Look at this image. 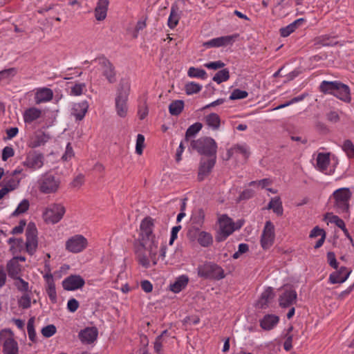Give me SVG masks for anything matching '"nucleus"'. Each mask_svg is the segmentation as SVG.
Listing matches in <instances>:
<instances>
[{
	"mask_svg": "<svg viewBox=\"0 0 354 354\" xmlns=\"http://www.w3.org/2000/svg\"><path fill=\"white\" fill-rule=\"evenodd\" d=\"M85 284L84 279L77 274H71L62 281V287L68 291H74L82 288Z\"/></svg>",
	"mask_w": 354,
	"mask_h": 354,
	"instance_id": "2eb2a0df",
	"label": "nucleus"
},
{
	"mask_svg": "<svg viewBox=\"0 0 354 354\" xmlns=\"http://www.w3.org/2000/svg\"><path fill=\"white\" fill-rule=\"evenodd\" d=\"M19 305L23 308H28L31 306V300L28 295H23L19 300Z\"/></svg>",
	"mask_w": 354,
	"mask_h": 354,
	"instance_id": "0e129e2a",
	"label": "nucleus"
},
{
	"mask_svg": "<svg viewBox=\"0 0 354 354\" xmlns=\"http://www.w3.org/2000/svg\"><path fill=\"white\" fill-rule=\"evenodd\" d=\"M191 147L202 155L207 157H216L217 144L210 137H204L192 140Z\"/></svg>",
	"mask_w": 354,
	"mask_h": 354,
	"instance_id": "20e7f679",
	"label": "nucleus"
},
{
	"mask_svg": "<svg viewBox=\"0 0 354 354\" xmlns=\"http://www.w3.org/2000/svg\"><path fill=\"white\" fill-rule=\"evenodd\" d=\"M30 203L28 200L24 199L21 201V203L18 205L16 209L12 213V215L14 216H19L25 213L29 208Z\"/></svg>",
	"mask_w": 354,
	"mask_h": 354,
	"instance_id": "09e8293b",
	"label": "nucleus"
},
{
	"mask_svg": "<svg viewBox=\"0 0 354 354\" xmlns=\"http://www.w3.org/2000/svg\"><path fill=\"white\" fill-rule=\"evenodd\" d=\"M15 154L14 149L12 147L6 146L2 151V160L6 161L8 158L12 157Z\"/></svg>",
	"mask_w": 354,
	"mask_h": 354,
	"instance_id": "bf43d9fd",
	"label": "nucleus"
},
{
	"mask_svg": "<svg viewBox=\"0 0 354 354\" xmlns=\"http://www.w3.org/2000/svg\"><path fill=\"white\" fill-rule=\"evenodd\" d=\"M230 78V72L228 69L224 68L217 72L213 77V80L217 84H221L228 80Z\"/></svg>",
	"mask_w": 354,
	"mask_h": 354,
	"instance_id": "49530a36",
	"label": "nucleus"
},
{
	"mask_svg": "<svg viewBox=\"0 0 354 354\" xmlns=\"http://www.w3.org/2000/svg\"><path fill=\"white\" fill-rule=\"evenodd\" d=\"M145 147V136L142 134H138L136 139V152L138 155H141Z\"/></svg>",
	"mask_w": 354,
	"mask_h": 354,
	"instance_id": "6e6d98bb",
	"label": "nucleus"
},
{
	"mask_svg": "<svg viewBox=\"0 0 354 354\" xmlns=\"http://www.w3.org/2000/svg\"><path fill=\"white\" fill-rule=\"evenodd\" d=\"M189 278L187 275H180L170 284V290L175 293H178L187 286Z\"/></svg>",
	"mask_w": 354,
	"mask_h": 354,
	"instance_id": "cd10ccee",
	"label": "nucleus"
},
{
	"mask_svg": "<svg viewBox=\"0 0 354 354\" xmlns=\"http://www.w3.org/2000/svg\"><path fill=\"white\" fill-rule=\"evenodd\" d=\"M305 19L304 18L298 19L294 21L292 23L286 26V27L281 28L280 29V34L282 37H286L289 36L291 33H292L299 26L305 22Z\"/></svg>",
	"mask_w": 354,
	"mask_h": 354,
	"instance_id": "2f4dec72",
	"label": "nucleus"
},
{
	"mask_svg": "<svg viewBox=\"0 0 354 354\" xmlns=\"http://www.w3.org/2000/svg\"><path fill=\"white\" fill-rule=\"evenodd\" d=\"M66 213L65 207L61 203H53L45 208L43 219L47 223L55 224L60 221Z\"/></svg>",
	"mask_w": 354,
	"mask_h": 354,
	"instance_id": "423d86ee",
	"label": "nucleus"
},
{
	"mask_svg": "<svg viewBox=\"0 0 354 354\" xmlns=\"http://www.w3.org/2000/svg\"><path fill=\"white\" fill-rule=\"evenodd\" d=\"M198 275L205 279L219 280L225 277L223 270L216 264L205 263L197 268Z\"/></svg>",
	"mask_w": 354,
	"mask_h": 354,
	"instance_id": "0eeeda50",
	"label": "nucleus"
},
{
	"mask_svg": "<svg viewBox=\"0 0 354 354\" xmlns=\"http://www.w3.org/2000/svg\"><path fill=\"white\" fill-rule=\"evenodd\" d=\"M327 261L328 264L333 268L337 269L338 267V263L337 261L335 254L333 252H328L327 253Z\"/></svg>",
	"mask_w": 354,
	"mask_h": 354,
	"instance_id": "69168bd1",
	"label": "nucleus"
},
{
	"mask_svg": "<svg viewBox=\"0 0 354 354\" xmlns=\"http://www.w3.org/2000/svg\"><path fill=\"white\" fill-rule=\"evenodd\" d=\"M79 308V302L77 299L72 298L68 301L67 309L71 313L75 312Z\"/></svg>",
	"mask_w": 354,
	"mask_h": 354,
	"instance_id": "338daca9",
	"label": "nucleus"
},
{
	"mask_svg": "<svg viewBox=\"0 0 354 354\" xmlns=\"http://www.w3.org/2000/svg\"><path fill=\"white\" fill-rule=\"evenodd\" d=\"M323 236H326V233L323 229L320 228L318 226L315 227L311 230L309 235L310 238L311 239L317 238L318 236L322 237Z\"/></svg>",
	"mask_w": 354,
	"mask_h": 354,
	"instance_id": "052dcab7",
	"label": "nucleus"
},
{
	"mask_svg": "<svg viewBox=\"0 0 354 354\" xmlns=\"http://www.w3.org/2000/svg\"><path fill=\"white\" fill-rule=\"evenodd\" d=\"M248 250V245L245 243L239 245L238 251L233 254V258L236 259L239 258L241 254L245 253Z\"/></svg>",
	"mask_w": 354,
	"mask_h": 354,
	"instance_id": "774afa93",
	"label": "nucleus"
},
{
	"mask_svg": "<svg viewBox=\"0 0 354 354\" xmlns=\"http://www.w3.org/2000/svg\"><path fill=\"white\" fill-rule=\"evenodd\" d=\"M56 326L53 324H49L42 328L41 330V335L46 338H48L53 336L56 333Z\"/></svg>",
	"mask_w": 354,
	"mask_h": 354,
	"instance_id": "5fc2aeb1",
	"label": "nucleus"
},
{
	"mask_svg": "<svg viewBox=\"0 0 354 354\" xmlns=\"http://www.w3.org/2000/svg\"><path fill=\"white\" fill-rule=\"evenodd\" d=\"M167 331L164 330L161 335L156 337L154 342L155 351L158 354L162 353V346L166 343V336Z\"/></svg>",
	"mask_w": 354,
	"mask_h": 354,
	"instance_id": "a19ab883",
	"label": "nucleus"
},
{
	"mask_svg": "<svg viewBox=\"0 0 354 354\" xmlns=\"http://www.w3.org/2000/svg\"><path fill=\"white\" fill-rule=\"evenodd\" d=\"M205 122L212 130H218L221 124V119L218 114L212 113L205 117Z\"/></svg>",
	"mask_w": 354,
	"mask_h": 354,
	"instance_id": "f704fd0d",
	"label": "nucleus"
},
{
	"mask_svg": "<svg viewBox=\"0 0 354 354\" xmlns=\"http://www.w3.org/2000/svg\"><path fill=\"white\" fill-rule=\"evenodd\" d=\"M237 37V35L222 36L212 39L203 44L205 48H218L232 45Z\"/></svg>",
	"mask_w": 354,
	"mask_h": 354,
	"instance_id": "f3484780",
	"label": "nucleus"
},
{
	"mask_svg": "<svg viewBox=\"0 0 354 354\" xmlns=\"http://www.w3.org/2000/svg\"><path fill=\"white\" fill-rule=\"evenodd\" d=\"M75 153L70 143H68L66 147V151L62 156V160L65 161L70 160L73 157H74Z\"/></svg>",
	"mask_w": 354,
	"mask_h": 354,
	"instance_id": "13d9d810",
	"label": "nucleus"
},
{
	"mask_svg": "<svg viewBox=\"0 0 354 354\" xmlns=\"http://www.w3.org/2000/svg\"><path fill=\"white\" fill-rule=\"evenodd\" d=\"M86 84L84 82H76L71 87L70 95L80 96L86 92Z\"/></svg>",
	"mask_w": 354,
	"mask_h": 354,
	"instance_id": "79ce46f5",
	"label": "nucleus"
},
{
	"mask_svg": "<svg viewBox=\"0 0 354 354\" xmlns=\"http://www.w3.org/2000/svg\"><path fill=\"white\" fill-rule=\"evenodd\" d=\"M351 270L346 267H341L338 271L331 273L329 276L330 283H342L347 280Z\"/></svg>",
	"mask_w": 354,
	"mask_h": 354,
	"instance_id": "412c9836",
	"label": "nucleus"
},
{
	"mask_svg": "<svg viewBox=\"0 0 354 354\" xmlns=\"http://www.w3.org/2000/svg\"><path fill=\"white\" fill-rule=\"evenodd\" d=\"M98 331L95 327H88L79 333V338L84 344L93 343L97 337Z\"/></svg>",
	"mask_w": 354,
	"mask_h": 354,
	"instance_id": "4be33fe9",
	"label": "nucleus"
},
{
	"mask_svg": "<svg viewBox=\"0 0 354 354\" xmlns=\"http://www.w3.org/2000/svg\"><path fill=\"white\" fill-rule=\"evenodd\" d=\"M88 104L86 101H82L73 105L72 114L77 120H81L88 111Z\"/></svg>",
	"mask_w": 354,
	"mask_h": 354,
	"instance_id": "c756f323",
	"label": "nucleus"
},
{
	"mask_svg": "<svg viewBox=\"0 0 354 354\" xmlns=\"http://www.w3.org/2000/svg\"><path fill=\"white\" fill-rule=\"evenodd\" d=\"M202 88L201 84L194 82H190L185 84V91L187 95H193L199 93Z\"/></svg>",
	"mask_w": 354,
	"mask_h": 354,
	"instance_id": "a18cd8bd",
	"label": "nucleus"
},
{
	"mask_svg": "<svg viewBox=\"0 0 354 354\" xmlns=\"http://www.w3.org/2000/svg\"><path fill=\"white\" fill-rule=\"evenodd\" d=\"M218 231L216 236L218 241H223L227 239L233 232L239 229L241 226L235 227V224L227 215H221L218 218Z\"/></svg>",
	"mask_w": 354,
	"mask_h": 354,
	"instance_id": "6e6552de",
	"label": "nucleus"
},
{
	"mask_svg": "<svg viewBox=\"0 0 354 354\" xmlns=\"http://www.w3.org/2000/svg\"><path fill=\"white\" fill-rule=\"evenodd\" d=\"M109 3L108 0H98L95 8V17L97 21H102L106 18Z\"/></svg>",
	"mask_w": 354,
	"mask_h": 354,
	"instance_id": "393cba45",
	"label": "nucleus"
},
{
	"mask_svg": "<svg viewBox=\"0 0 354 354\" xmlns=\"http://www.w3.org/2000/svg\"><path fill=\"white\" fill-rule=\"evenodd\" d=\"M296 292L290 288H287L279 297V305L283 308L288 307L292 305L296 301Z\"/></svg>",
	"mask_w": 354,
	"mask_h": 354,
	"instance_id": "5701e85b",
	"label": "nucleus"
},
{
	"mask_svg": "<svg viewBox=\"0 0 354 354\" xmlns=\"http://www.w3.org/2000/svg\"><path fill=\"white\" fill-rule=\"evenodd\" d=\"M351 192L348 188L342 187L335 190L330 198L333 199L334 207L339 213H347L349 209V201Z\"/></svg>",
	"mask_w": 354,
	"mask_h": 354,
	"instance_id": "39448f33",
	"label": "nucleus"
},
{
	"mask_svg": "<svg viewBox=\"0 0 354 354\" xmlns=\"http://www.w3.org/2000/svg\"><path fill=\"white\" fill-rule=\"evenodd\" d=\"M16 74V70L14 68H8L0 71V77L1 80H9Z\"/></svg>",
	"mask_w": 354,
	"mask_h": 354,
	"instance_id": "4d7b16f0",
	"label": "nucleus"
},
{
	"mask_svg": "<svg viewBox=\"0 0 354 354\" xmlns=\"http://www.w3.org/2000/svg\"><path fill=\"white\" fill-rule=\"evenodd\" d=\"M129 90V83L121 82L115 94V108L117 115L121 118H124L127 115Z\"/></svg>",
	"mask_w": 354,
	"mask_h": 354,
	"instance_id": "f03ea898",
	"label": "nucleus"
},
{
	"mask_svg": "<svg viewBox=\"0 0 354 354\" xmlns=\"http://www.w3.org/2000/svg\"><path fill=\"white\" fill-rule=\"evenodd\" d=\"M13 279H15V286L19 291L26 292L28 290L29 284L28 282L25 281L20 277H17L16 278H14Z\"/></svg>",
	"mask_w": 354,
	"mask_h": 354,
	"instance_id": "3c124183",
	"label": "nucleus"
},
{
	"mask_svg": "<svg viewBox=\"0 0 354 354\" xmlns=\"http://www.w3.org/2000/svg\"><path fill=\"white\" fill-rule=\"evenodd\" d=\"M339 85V82L333 81H323L319 85V90L321 92L326 94L335 95L337 86Z\"/></svg>",
	"mask_w": 354,
	"mask_h": 354,
	"instance_id": "72a5a7b5",
	"label": "nucleus"
},
{
	"mask_svg": "<svg viewBox=\"0 0 354 354\" xmlns=\"http://www.w3.org/2000/svg\"><path fill=\"white\" fill-rule=\"evenodd\" d=\"M26 237L25 250L30 255H33L38 247L37 230L34 223H30L28 225Z\"/></svg>",
	"mask_w": 354,
	"mask_h": 354,
	"instance_id": "9b49d317",
	"label": "nucleus"
},
{
	"mask_svg": "<svg viewBox=\"0 0 354 354\" xmlns=\"http://www.w3.org/2000/svg\"><path fill=\"white\" fill-rule=\"evenodd\" d=\"M88 246L87 239L82 234H76L70 237L65 244L66 250L72 253H79Z\"/></svg>",
	"mask_w": 354,
	"mask_h": 354,
	"instance_id": "ddd939ff",
	"label": "nucleus"
},
{
	"mask_svg": "<svg viewBox=\"0 0 354 354\" xmlns=\"http://www.w3.org/2000/svg\"><path fill=\"white\" fill-rule=\"evenodd\" d=\"M279 318L274 315H266L260 321L261 327L266 330H270L277 326Z\"/></svg>",
	"mask_w": 354,
	"mask_h": 354,
	"instance_id": "bb28decb",
	"label": "nucleus"
},
{
	"mask_svg": "<svg viewBox=\"0 0 354 354\" xmlns=\"http://www.w3.org/2000/svg\"><path fill=\"white\" fill-rule=\"evenodd\" d=\"M153 220L150 217L144 218L140 225L138 236L139 246L136 250L138 263L148 268L156 266L160 258H165L166 246L160 245L159 237L153 233Z\"/></svg>",
	"mask_w": 354,
	"mask_h": 354,
	"instance_id": "f257e3e1",
	"label": "nucleus"
},
{
	"mask_svg": "<svg viewBox=\"0 0 354 354\" xmlns=\"http://www.w3.org/2000/svg\"><path fill=\"white\" fill-rule=\"evenodd\" d=\"M180 15L177 10L171 8V12L168 19V26L170 28H174L178 24Z\"/></svg>",
	"mask_w": 354,
	"mask_h": 354,
	"instance_id": "de8ad7c7",
	"label": "nucleus"
},
{
	"mask_svg": "<svg viewBox=\"0 0 354 354\" xmlns=\"http://www.w3.org/2000/svg\"><path fill=\"white\" fill-rule=\"evenodd\" d=\"M45 158L43 153L31 151L28 152L21 165L28 171L32 172L40 169L44 165Z\"/></svg>",
	"mask_w": 354,
	"mask_h": 354,
	"instance_id": "1a4fd4ad",
	"label": "nucleus"
},
{
	"mask_svg": "<svg viewBox=\"0 0 354 354\" xmlns=\"http://www.w3.org/2000/svg\"><path fill=\"white\" fill-rule=\"evenodd\" d=\"M42 115V111L36 107H30L26 109L23 115L24 120L26 123H30Z\"/></svg>",
	"mask_w": 354,
	"mask_h": 354,
	"instance_id": "7c9ffc66",
	"label": "nucleus"
},
{
	"mask_svg": "<svg viewBox=\"0 0 354 354\" xmlns=\"http://www.w3.org/2000/svg\"><path fill=\"white\" fill-rule=\"evenodd\" d=\"M198 243L204 248H207L213 243L212 235L205 231H201L198 233L196 237Z\"/></svg>",
	"mask_w": 354,
	"mask_h": 354,
	"instance_id": "c9c22d12",
	"label": "nucleus"
},
{
	"mask_svg": "<svg viewBox=\"0 0 354 354\" xmlns=\"http://www.w3.org/2000/svg\"><path fill=\"white\" fill-rule=\"evenodd\" d=\"M268 209H272L277 215H281L283 214V207L280 198H272L268 204Z\"/></svg>",
	"mask_w": 354,
	"mask_h": 354,
	"instance_id": "ea45409f",
	"label": "nucleus"
},
{
	"mask_svg": "<svg viewBox=\"0 0 354 354\" xmlns=\"http://www.w3.org/2000/svg\"><path fill=\"white\" fill-rule=\"evenodd\" d=\"M44 279L46 283V292L50 299L53 301L56 299V289L54 279L50 274H46L44 275Z\"/></svg>",
	"mask_w": 354,
	"mask_h": 354,
	"instance_id": "473e14b6",
	"label": "nucleus"
},
{
	"mask_svg": "<svg viewBox=\"0 0 354 354\" xmlns=\"http://www.w3.org/2000/svg\"><path fill=\"white\" fill-rule=\"evenodd\" d=\"M8 243L10 245V251L13 254L21 252L24 248V241L21 239L10 238Z\"/></svg>",
	"mask_w": 354,
	"mask_h": 354,
	"instance_id": "4c0bfd02",
	"label": "nucleus"
},
{
	"mask_svg": "<svg viewBox=\"0 0 354 354\" xmlns=\"http://www.w3.org/2000/svg\"><path fill=\"white\" fill-rule=\"evenodd\" d=\"M324 221L326 223L327 225H329V223H334L339 228L344 227V225L345 224L342 218L330 212H328L324 215Z\"/></svg>",
	"mask_w": 354,
	"mask_h": 354,
	"instance_id": "58836bf2",
	"label": "nucleus"
},
{
	"mask_svg": "<svg viewBox=\"0 0 354 354\" xmlns=\"http://www.w3.org/2000/svg\"><path fill=\"white\" fill-rule=\"evenodd\" d=\"M334 96L344 102H349L351 100L349 87L339 82V85L337 86Z\"/></svg>",
	"mask_w": 354,
	"mask_h": 354,
	"instance_id": "c85d7f7f",
	"label": "nucleus"
},
{
	"mask_svg": "<svg viewBox=\"0 0 354 354\" xmlns=\"http://www.w3.org/2000/svg\"><path fill=\"white\" fill-rule=\"evenodd\" d=\"M216 157H204L201 160L198 178L199 180H203L211 172L216 163Z\"/></svg>",
	"mask_w": 354,
	"mask_h": 354,
	"instance_id": "6ab92c4d",
	"label": "nucleus"
},
{
	"mask_svg": "<svg viewBox=\"0 0 354 354\" xmlns=\"http://www.w3.org/2000/svg\"><path fill=\"white\" fill-rule=\"evenodd\" d=\"M53 97V92L50 88L41 87L37 88L35 93V102L37 104L50 102Z\"/></svg>",
	"mask_w": 354,
	"mask_h": 354,
	"instance_id": "aec40b11",
	"label": "nucleus"
},
{
	"mask_svg": "<svg viewBox=\"0 0 354 354\" xmlns=\"http://www.w3.org/2000/svg\"><path fill=\"white\" fill-rule=\"evenodd\" d=\"M183 108L184 102L183 100H175L170 104L169 111L172 115H178L182 112Z\"/></svg>",
	"mask_w": 354,
	"mask_h": 354,
	"instance_id": "37998d69",
	"label": "nucleus"
},
{
	"mask_svg": "<svg viewBox=\"0 0 354 354\" xmlns=\"http://www.w3.org/2000/svg\"><path fill=\"white\" fill-rule=\"evenodd\" d=\"M37 185L39 192L42 194H55L60 188L61 179L58 176L46 173L39 177Z\"/></svg>",
	"mask_w": 354,
	"mask_h": 354,
	"instance_id": "7ed1b4c3",
	"label": "nucleus"
},
{
	"mask_svg": "<svg viewBox=\"0 0 354 354\" xmlns=\"http://www.w3.org/2000/svg\"><path fill=\"white\" fill-rule=\"evenodd\" d=\"M274 297V294L272 288H266L261 294L259 299L257 306L260 308H265L268 306V304Z\"/></svg>",
	"mask_w": 354,
	"mask_h": 354,
	"instance_id": "a878e982",
	"label": "nucleus"
},
{
	"mask_svg": "<svg viewBox=\"0 0 354 354\" xmlns=\"http://www.w3.org/2000/svg\"><path fill=\"white\" fill-rule=\"evenodd\" d=\"M97 62V70L100 71L106 80L111 83L116 81V73L112 63L105 57H100L95 60Z\"/></svg>",
	"mask_w": 354,
	"mask_h": 354,
	"instance_id": "f8f14e48",
	"label": "nucleus"
},
{
	"mask_svg": "<svg viewBox=\"0 0 354 354\" xmlns=\"http://www.w3.org/2000/svg\"><path fill=\"white\" fill-rule=\"evenodd\" d=\"M49 138L50 137L48 134L43 132L39 133L32 138L30 146L32 148L39 147L46 143Z\"/></svg>",
	"mask_w": 354,
	"mask_h": 354,
	"instance_id": "e433bc0d",
	"label": "nucleus"
},
{
	"mask_svg": "<svg viewBox=\"0 0 354 354\" xmlns=\"http://www.w3.org/2000/svg\"><path fill=\"white\" fill-rule=\"evenodd\" d=\"M271 181L269 179L265 178L259 181H252L250 183L249 185L254 187L264 188L269 185Z\"/></svg>",
	"mask_w": 354,
	"mask_h": 354,
	"instance_id": "e2e57ef3",
	"label": "nucleus"
},
{
	"mask_svg": "<svg viewBox=\"0 0 354 354\" xmlns=\"http://www.w3.org/2000/svg\"><path fill=\"white\" fill-rule=\"evenodd\" d=\"M274 240V227L270 221L266 223L261 239L263 249H268L273 244Z\"/></svg>",
	"mask_w": 354,
	"mask_h": 354,
	"instance_id": "dca6fc26",
	"label": "nucleus"
},
{
	"mask_svg": "<svg viewBox=\"0 0 354 354\" xmlns=\"http://www.w3.org/2000/svg\"><path fill=\"white\" fill-rule=\"evenodd\" d=\"M250 154L249 149L246 145H236L229 149L227 152V160L234 158L236 160L244 162Z\"/></svg>",
	"mask_w": 354,
	"mask_h": 354,
	"instance_id": "4468645a",
	"label": "nucleus"
},
{
	"mask_svg": "<svg viewBox=\"0 0 354 354\" xmlns=\"http://www.w3.org/2000/svg\"><path fill=\"white\" fill-rule=\"evenodd\" d=\"M187 75L189 77H196V78H201L202 80H205L207 78V73L205 70L195 68V67H190L188 69L187 71Z\"/></svg>",
	"mask_w": 354,
	"mask_h": 354,
	"instance_id": "c03bdc74",
	"label": "nucleus"
},
{
	"mask_svg": "<svg viewBox=\"0 0 354 354\" xmlns=\"http://www.w3.org/2000/svg\"><path fill=\"white\" fill-rule=\"evenodd\" d=\"M342 149L346 153L348 157H354V145L351 140H346L344 142Z\"/></svg>",
	"mask_w": 354,
	"mask_h": 354,
	"instance_id": "603ef678",
	"label": "nucleus"
},
{
	"mask_svg": "<svg viewBox=\"0 0 354 354\" xmlns=\"http://www.w3.org/2000/svg\"><path fill=\"white\" fill-rule=\"evenodd\" d=\"M0 342L3 344V354H18L17 343L10 329H3L0 332Z\"/></svg>",
	"mask_w": 354,
	"mask_h": 354,
	"instance_id": "9d476101",
	"label": "nucleus"
},
{
	"mask_svg": "<svg viewBox=\"0 0 354 354\" xmlns=\"http://www.w3.org/2000/svg\"><path fill=\"white\" fill-rule=\"evenodd\" d=\"M248 96V93L243 90L240 89H234L230 95V100H241L246 98Z\"/></svg>",
	"mask_w": 354,
	"mask_h": 354,
	"instance_id": "864d4df0",
	"label": "nucleus"
},
{
	"mask_svg": "<svg viewBox=\"0 0 354 354\" xmlns=\"http://www.w3.org/2000/svg\"><path fill=\"white\" fill-rule=\"evenodd\" d=\"M330 162L329 153H319L316 158V168L326 174H332L335 169L329 167Z\"/></svg>",
	"mask_w": 354,
	"mask_h": 354,
	"instance_id": "a211bd4d",
	"label": "nucleus"
},
{
	"mask_svg": "<svg viewBox=\"0 0 354 354\" xmlns=\"http://www.w3.org/2000/svg\"><path fill=\"white\" fill-rule=\"evenodd\" d=\"M225 64L222 61H216V62H212L209 63H206L204 64V66L208 69L212 70H217L219 68H222L224 67Z\"/></svg>",
	"mask_w": 354,
	"mask_h": 354,
	"instance_id": "680f3d73",
	"label": "nucleus"
},
{
	"mask_svg": "<svg viewBox=\"0 0 354 354\" xmlns=\"http://www.w3.org/2000/svg\"><path fill=\"white\" fill-rule=\"evenodd\" d=\"M202 124L196 122L191 125L187 130L185 133V140H187L189 138L194 136L202 129Z\"/></svg>",
	"mask_w": 354,
	"mask_h": 354,
	"instance_id": "8fccbe9b",
	"label": "nucleus"
},
{
	"mask_svg": "<svg viewBox=\"0 0 354 354\" xmlns=\"http://www.w3.org/2000/svg\"><path fill=\"white\" fill-rule=\"evenodd\" d=\"M6 270L10 278L14 279L19 277L22 268L21 266L18 263V259L12 258L10 259L7 263Z\"/></svg>",
	"mask_w": 354,
	"mask_h": 354,
	"instance_id": "b1692460",
	"label": "nucleus"
}]
</instances>
